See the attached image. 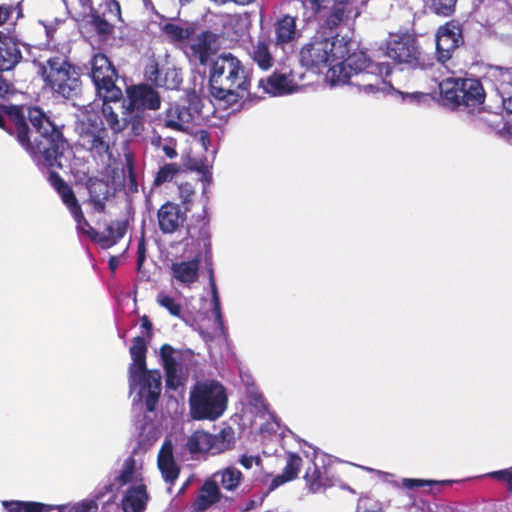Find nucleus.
Segmentation results:
<instances>
[{
  "mask_svg": "<svg viewBox=\"0 0 512 512\" xmlns=\"http://www.w3.org/2000/svg\"><path fill=\"white\" fill-rule=\"evenodd\" d=\"M23 17L20 3L0 4V27L4 25L15 26L18 19Z\"/></svg>",
  "mask_w": 512,
  "mask_h": 512,
  "instance_id": "obj_40",
  "label": "nucleus"
},
{
  "mask_svg": "<svg viewBox=\"0 0 512 512\" xmlns=\"http://www.w3.org/2000/svg\"><path fill=\"white\" fill-rule=\"evenodd\" d=\"M88 191V203L97 213L106 212V202L114 197V192L109 182L97 177H89L85 183Z\"/></svg>",
  "mask_w": 512,
  "mask_h": 512,
  "instance_id": "obj_21",
  "label": "nucleus"
},
{
  "mask_svg": "<svg viewBox=\"0 0 512 512\" xmlns=\"http://www.w3.org/2000/svg\"><path fill=\"white\" fill-rule=\"evenodd\" d=\"M47 181L57 192L62 203L72 215L76 222L77 230L95 242V238L98 237V231L86 219L72 187L56 171H51L48 174Z\"/></svg>",
  "mask_w": 512,
  "mask_h": 512,
  "instance_id": "obj_11",
  "label": "nucleus"
},
{
  "mask_svg": "<svg viewBox=\"0 0 512 512\" xmlns=\"http://www.w3.org/2000/svg\"><path fill=\"white\" fill-rule=\"evenodd\" d=\"M212 434L197 430L191 434L187 441V448L191 453H211L213 454Z\"/></svg>",
  "mask_w": 512,
  "mask_h": 512,
  "instance_id": "obj_35",
  "label": "nucleus"
},
{
  "mask_svg": "<svg viewBox=\"0 0 512 512\" xmlns=\"http://www.w3.org/2000/svg\"><path fill=\"white\" fill-rule=\"evenodd\" d=\"M148 495L146 486L141 484L127 490L122 499V509L125 512H142L145 509Z\"/></svg>",
  "mask_w": 512,
  "mask_h": 512,
  "instance_id": "obj_32",
  "label": "nucleus"
},
{
  "mask_svg": "<svg viewBox=\"0 0 512 512\" xmlns=\"http://www.w3.org/2000/svg\"><path fill=\"white\" fill-rule=\"evenodd\" d=\"M126 158V169H127V177H128V184L129 189L132 192H137L138 190V183H137V177L134 171V162H133V156L131 154L125 155Z\"/></svg>",
  "mask_w": 512,
  "mask_h": 512,
  "instance_id": "obj_50",
  "label": "nucleus"
},
{
  "mask_svg": "<svg viewBox=\"0 0 512 512\" xmlns=\"http://www.w3.org/2000/svg\"><path fill=\"white\" fill-rule=\"evenodd\" d=\"M128 229V220H115L112 221L105 231L98 232V237L95 238V242L100 244L101 248L108 249L116 245L126 234Z\"/></svg>",
  "mask_w": 512,
  "mask_h": 512,
  "instance_id": "obj_29",
  "label": "nucleus"
},
{
  "mask_svg": "<svg viewBox=\"0 0 512 512\" xmlns=\"http://www.w3.org/2000/svg\"><path fill=\"white\" fill-rule=\"evenodd\" d=\"M274 43L276 46L285 48L300 37L297 29V16L282 14L273 23Z\"/></svg>",
  "mask_w": 512,
  "mask_h": 512,
  "instance_id": "obj_22",
  "label": "nucleus"
},
{
  "mask_svg": "<svg viewBox=\"0 0 512 512\" xmlns=\"http://www.w3.org/2000/svg\"><path fill=\"white\" fill-rule=\"evenodd\" d=\"M195 195L196 191L191 183L183 182L178 185V197L185 211H191Z\"/></svg>",
  "mask_w": 512,
  "mask_h": 512,
  "instance_id": "obj_43",
  "label": "nucleus"
},
{
  "mask_svg": "<svg viewBox=\"0 0 512 512\" xmlns=\"http://www.w3.org/2000/svg\"><path fill=\"white\" fill-rule=\"evenodd\" d=\"M43 81L52 93L66 100L78 97L82 91L79 68L62 56H53L39 65Z\"/></svg>",
  "mask_w": 512,
  "mask_h": 512,
  "instance_id": "obj_5",
  "label": "nucleus"
},
{
  "mask_svg": "<svg viewBox=\"0 0 512 512\" xmlns=\"http://www.w3.org/2000/svg\"><path fill=\"white\" fill-rule=\"evenodd\" d=\"M90 65L91 79L99 97L105 100L121 101L123 93L116 85L118 72L107 55L102 52L95 53L90 59Z\"/></svg>",
  "mask_w": 512,
  "mask_h": 512,
  "instance_id": "obj_10",
  "label": "nucleus"
},
{
  "mask_svg": "<svg viewBox=\"0 0 512 512\" xmlns=\"http://www.w3.org/2000/svg\"><path fill=\"white\" fill-rule=\"evenodd\" d=\"M182 172V166L177 163H166L159 168L155 178L154 185L160 186L166 182H170L173 178Z\"/></svg>",
  "mask_w": 512,
  "mask_h": 512,
  "instance_id": "obj_41",
  "label": "nucleus"
},
{
  "mask_svg": "<svg viewBox=\"0 0 512 512\" xmlns=\"http://www.w3.org/2000/svg\"><path fill=\"white\" fill-rule=\"evenodd\" d=\"M129 352L132 358V363L128 368L130 389L134 390L139 387L140 394L146 392V410L153 412L161 394V374L158 370H147V342L144 337H134Z\"/></svg>",
  "mask_w": 512,
  "mask_h": 512,
  "instance_id": "obj_4",
  "label": "nucleus"
},
{
  "mask_svg": "<svg viewBox=\"0 0 512 512\" xmlns=\"http://www.w3.org/2000/svg\"><path fill=\"white\" fill-rule=\"evenodd\" d=\"M385 53L395 63L410 69L425 70L433 65L432 58L421 50L417 39L409 33L391 35Z\"/></svg>",
  "mask_w": 512,
  "mask_h": 512,
  "instance_id": "obj_9",
  "label": "nucleus"
},
{
  "mask_svg": "<svg viewBox=\"0 0 512 512\" xmlns=\"http://www.w3.org/2000/svg\"><path fill=\"white\" fill-rule=\"evenodd\" d=\"M103 100L102 105V114L104 119L106 120L109 128L114 133H120L127 127L126 119H120L118 114L113 110V107L110 105V102H115L114 100Z\"/></svg>",
  "mask_w": 512,
  "mask_h": 512,
  "instance_id": "obj_38",
  "label": "nucleus"
},
{
  "mask_svg": "<svg viewBox=\"0 0 512 512\" xmlns=\"http://www.w3.org/2000/svg\"><path fill=\"white\" fill-rule=\"evenodd\" d=\"M187 211L172 201H166L157 212L160 231L163 234H173L178 231L187 220Z\"/></svg>",
  "mask_w": 512,
  "mask_h": 512,
  "instance_id": "obj_20",
  "label": "nucleus"
},
{
  "mask_svg": "<svg viewBox=\"0 0 512 512\" xmlns=\"http://www.w3.org/2000/svg\"><path fill=\"white\" fill-rule=\"evenodd\" d=\"M324 30L332 32L348 13V0H305Z\"/></svg>",
  "mask_w": 512,
  "mask_h": 512,
  "instance_id": "obj_16",
  "label": "nucleus"
},
{
  "mask_svg": "<svg viewBox=\"0 0 512 512\" xmlns=\"http://www.w3.org/2000/svg\"><path fill=\"white\" fill-rule=\"evenodd\" d=\"M189 404L194 419L216 420L226 410V390L216 380L197 383L190 393Z\"/></svg>",
  "mask_w": 512,
  "mask_h": 512,
  "instance_id": "obj_7",
  "label": "nucleus"
},
{
  "mask_svg": "<svg viewBox=\"0 0 512 512\" xmlns=\"http://www.w3.org/2000/svg\"><path fill=\"white\" fill-rule=\"evenodd\" d=\"M348 45L349 43L343 39L313 37L300 49L299 59L303 66L311 69L332 66L334 62L346 56L349 51Z\"/></svg>",
  "mask_w": 512,
  "mask_h": 512,
  "instance_id": "obj_8",
  "label": "nucleus"
},
{
  "mask_svg": "<svg viewBox=\"0 0 512 512\" xmlns=\"http://www.w3.org/2000/svg\"><path fill=\"white\" fill-rule=\"evenodd\" d=\"M163 31L173 41H183L189 36L187 30L174 23H166L163 26Z\"/></svg>",
  "mask_w": 512,
  "mask_h": 512,
  "instance_id": "obj_49",
  "label": "nucleus"
},
{
  "mask_svg": "<svg viewBox=\"0 0 512 512\" xmlns=\"http://www.w3.org/2000/svg\"><path fill=\"white\" fill-rule=\"evenodd\" d=\"M217 36L212 31L206 30L197 35L192 44V50L198 56L201 64H205L212 53V45L216 42Z\"/></svg>",
  "mask_w": 512,
  "mask_h": 512,
  "instance_id": "obj_34",
  "label": "nucleus"
},
{
  "mask_svg": "<svg viewBox=\"0 0 512 512\" xmlns=\"http://www.w3.org/2000/svg\"><path fill=\"white\" fill-rule=\"evenodd\" d=\"M120 264L119 256H111L108 261V267L111 272H115Z\"/></svg>",
  "mask_w": 512,
  "mask_h": 512,
  "instance_id": "obj_61",
  "label": "nucleus"
},
{
  "mask_svg": "<svg viewBox=\"0 0 512 512\" xmlns=\"http://www.w3.org/2000/svg\"><path fill=\"white\" fill-rule=\"evenodd\" d=\"M157 466L165 482L174 484L180 474V467L174 459L170 441L163 443L157 458Z\"/></svg>",
  "mask_w": 512,
  "mask_h": 512,
  "instance_id": "obj_25",
  "label": "nucleus"
},
{
  "mask_svg": "<svg viewBox=\"0 0 512 512\" xmlns=\"http://www.w3.org/2000/svg\"><path fill=\"white\" fill-rule=\"evenodd\" d=\"M162 151L168 158H176L178 155L176 150V141L170 139L169 142L162 145Z\"/></svg>",
  "mask_w": 512,
  "mask_h": 512,
  "instance_id": "obj_55",
  "label": "nucleus"
},
{
  "mask_svg": "<svg viewBox=\"0 0 512 512\" xmlns=\"http://www.w3.org/2000/svg\"><path fill=\"white\" fill-rule=\"evenodd\" d=\"M182 166V172L184 171H196L200 172L205 168V164L202 160H198L195 158H192L190 155H187L183 158L182 164H179Z\"/></svg>",
  "mask_w": 512,
  "mask_h": 512,
  "instance_id": "obj_51",
  "label": "nucleus"
},
{
  "mask_svg": "<svg viewBox=\"0 0 512 512\" xmlns=\"http://www.w3.org/2000/svg\"><path fill=\"white\" fill-rule=\"evenodd\" d=\"M87 17V22L94 32L104 38L114 33L116 22H123L118 0H104L96 7H91Z\"/></svg>",
  "mask_w": 512,
  "mask_h": 512,
  "instance_id": "obj_14",
  "label": "nucleus"
},
{
  "mask_svg": "<svg viewBox=\"0 0 512 512\" xmlns=\"http://www.w3.org/2000/svg\"><path fill=\"white\" fill-rule=\"evenodd\" d=\"M359 83H369V78H362V77H357V78H354V80L350 79L349 82L347 84H350V85H353V86H356L359 88L360 91H363L365 93H376L380 90V85H377V88L373 91H368L365 89V87Z\"/></svg>",
  "mask_w": 512,
  "mask_h": 512,
  "instance_id": "obj_56",
  "label": "nucleus"
},
{
  "mask_svg": "<svg viewBox=\"0 0 512 512\" xmlns=\"http://www.w3.org/2000/svg\"><path fill=\"white\" fill-rule=\"evenodd\" d=\"M65 125L53 121L39 107H13L8 111L6 132L14 136L39 168L63 169L62 160L70 150Z\"/></svg>",
  "mask_w": 512,
  "mask_h": 512,
  "instance_id": "obj_1",
  "label": "nucleus"
},
{
  "mask_svg": "<svg viewBox=\"0 0 512 512\" xmlns=\"http://www.w3.org/2000/svg\"><path fill=\"white\" fill-rule=\"evenodd\" d=\"M157 302L160 306L168 310V312L175 317H180L182 312V307L179 303H177L174 298L165 294H159L157 297Z\"/></svg>",
  "mask_w": 512,
  "mask_h": 512,
  "instance_id": "obj_46",
  "label": "nucleus"
},
{
  "mask_svg": "<svg viewBox=\"0 0 512 512\" xmlns=\"http://www.w3.org/2000/svg\"><path fill=\"white\" fill-rule=\"evenodd\" d=\"M144 75L156 87L167 90H178L183 81L180 69L170 65L160 67L156 61H152L145 67Z\"/></svg>",
  "mask_w": 512,
  "mask_h": 512,
  "instance_id": "obj_19",
  "label": "nucleus"
},
{
  "mask_svg": "<svg viewBox=\"0 0 512 512\" xmlns=\"http://www.w3.org/2000/svg\"><path fill=\"white\" fill-rule=\"evenodd\" d=\"M302 463H303V460L299 454L289 452L287 454L286 465H285L282 473L275 476L272 479L269 489L274 490V489L278 488L279 486L296 479L300 472Z\"/></svg>",
  "mask_w": 512,
  "mask_h": 512,
  "instance_id": "obj_30",
  "label": "nucleus"
},
{
  "mask_svg": "<svg viewBox=\"0 0 512 512\" xmlns=\"http://www.w3.org/2000/svg\"><path fill=\"white\" fill-rule=\"evenodd\" d=\"M454 481L452 480H423V479H414V478H406L403 479V486L408 489H415L423 486H444V485H450Z\"/></svg>",
  "mask_w": 512,
  "mask_h": 512,
  "instance_id": "obj_45",
  "label": "nucleus"
},
{
  "mask_svg": "<svg viewBox=\"0 0 512 512\" xmlns=\"http://www.w3.org/2000/svg\"><path fill=\"white\" fill-rule=\"evenodd\" d=\"M82 146L94 157L102 158L104 155H111L108 131L98 117H89L80 134Z\"/></svg>",
  "mask_w": 512,
  "mask_h": 512,
  "instance_id": "obj_17",
  "label": "nucleus"
},
{
  "mask_svg": "<svg viewBox=\"0 0 512 512\" xmlns=\"http://www.w3.org/2000/svg\"><path fill=\"white\" fill-rule=\"evenodd\" d=\"M490 476L497 480H502V481L508 482L510 480V478L512 477V472H510L509 470H499V471L492 472L490 474Z\"/></svg>",
  "mask_w": 512,
  "mask_h": 512,
  "instance_id": "obj_58",
  "label": "nucleus"
},
{
  "mask_svg": "<svg viewBox=\"0 0 512 512\" xmlns=\"http://www.w3.org/2000/svg\"><path fill=\"white\" fill-rule=\"evenodd\" d=\"M209 86L215 99L229 104L263 97L250 91L251 75L243 63L231 53H222L213 60L209 72Z\"/></svg>",
  "mask_w": 512,
  "mask_h": 512,
  "instance_id": "obj_2",
  "label": "nucleus"
},
{
  "mask_svg": "<svg viewBox=\"0 0 512 512\" xmlns=\"http://www.w3.org/2000/svg\"><path fill=\"white\" fill-rule=\"evenodd\" d=\"M213 476L214 480L219 479V484L227 491H235L243 480L242 472L233 466L219 470Z\"/></svg>",
  "mask_w": 512,
  "mask_h": 512,
  "instance_id": "obj_36",
  "label": "nucleus"
},
{
  "mask_svg": "<svg viewBox=\"0 0 512 512\" xmlns=\"http://www.w3.org/2000/svg\"><path fill=\"white\" fill-rule=\"evenodd\" d=\"M201 174V181L203 182V185H204V189L206 188V186H209L210 183L212 182V174L211 172L207 169V167L205 166V168H203L202 171L199 172Z\"/></svg>",
  "mask_w": 512,
  "mask_h": 512,
  "instance_id": "obj_59",
  "label": "nucleus"
},
{
  "mask_svg": "<svg viewBox=\"0 0 512 512\" xmlns=\"http://www.w3.org/2000/svg\"><path fill=\"white\" fill-rule=\"evenodd\" d=\"M128 103L125 106L127 112L152 110L161 107V96L157 90L147 83L131 85L126 89Z\"/></svg>",
  "mask_w": 512,
  "mask_h": 512,
  "instance_id": "obj_18",
  "label": "nucleus"
},
{
  "mask_svg": "<svg viewBox=\"0 0 512 512\" xmlns=\"http://www.w3.org/2000/svg\"><path fill=\"white\" fill-rule=\"evenodd\" d=\"M175 350L169 344H163L160 348V357L162 360L163 367L173 366L177 364L176 359L173 357Z\"/></svg>",
  "mask_w": 512,
  "mask_h": 512,
  "instance_id": "obj_52",
  "label": "nucleus"
},
{
  "mask_svg": "<svg viewBox=\"0 0 512 512\" xmlns=\"http://www.w3.org/2000/svg\"><path fill=\"white\" fill-rule=\"evenodd\" d=\"M0 71V128L6 129L8 125V111L13 107H23L22 105H6L3 103L9 97L16 93L14 84L7 80Z\"/></svg>",
  "mask_w": 512,
  "mask_h": 512,
  "instance_id": "obj_33",
  "label": "nucleus"
},
{
  "mask_svg": "<svg viewBox=\"0 0 512 512\" xmlns=\"http://www.w3.org/2000/svg\"><path fill=\"white\" fill-rule=\"evenodd\" d=\"M166 375V387L177 390L183 383L178 373V364L163 367Z\"/></svg>",
  "mask_w": 512,
  "mask_h": 512,
  "instance_id": "obj_47",
  "label": "nucleus"
},
{
  "mask_svg": "<svg viewBox=\"0 0 512 512\" xmlns=\"http://www.w3.org/2000/svg\"><path fill=\"white\" fill-rule=\"evenodd\" d=\"M22 59L19 42L0 31V71L14 69Z\"/></svg>",
  "mask_w": 512,
  "mask_h": 512,
  "instance_id": "obj_23",
  "label": "nucleus"
},
{
  "mask_svg": "<svg viewBox=\"0 0 512 512\" xmlns=\"http://www.w3.org/2000/svg\"><path fill=\"white\" fill-rule=\"evenodd\" d=\"M247 54L254 64L262 71H268L274 66V56L270 51V43L265 39L251 42Z\"/></svg>",
  "mask_w": 512,
  "mask_h": 512,
  "instance_id": "obj_26",
  "label": "nucleus"
},
{
  "mask_svg": "<svg viewBox=\"0 0 512 512\" xmlns=\"http://www.w3.org/2000/svg\"><path fill=\"white\" fill-rule=\"evenodd\" d=\"M200 259L198 257L181 262H173L171 264L172 276L179 283L191 285L198 280Z\"/></svg>",
  "mask_w": 512,
  "mask_h": 512,
  "instance_id": "obj_28",
  "label": "nucleus"
},
{
  "mask_svg": "<svg viewBox=\"0 0 512 512\" xmlns=\"http://www.w3.org/2000/svg\"><path fill=\"white\" fill-rule=\"evenodd\" d=\"M503 106L507 113L512 114V96L503 100Z\"/></svg>",
  "mask_w": 512,
  "mask_h": 512,
  "instance_id": "obj_62",
  "label": "nucleus"
},
{
  "mask_svg": "<svg viewBox=\"0 0 512 512\" xmlns=\"http://www.w3.org/2000/svg\"><path fill=\"white\" fill-rule=\"evenodd\" d=\"M213 455L220 454L233 448L235 444V431L228 426L222 428L219 433L212 434Z\"/></svg>",
  "mask_w": 512,
  "mask_h": 512,
  "instance_id": "obj_37",
  "label": "nucleus"
},
{
  "mask_svg": "<svg viewBox=\"0 0 512 512\" xmlns=\"http://www.w3.org/2000/svg\"><path fill=\"white\" fill-rule=\"evenodd\" d=\"M239 463L245 468L250 469L253 466V463H255L257 466H260L262 464V460L259 456H247L242 455L239 459Z\"/></svg>",
  "mask_w": 512,
  "mask_h": 512,
  "instance_id": "obj_54",
  "label": "nucleus"
},
{
  "mask_svg": "<svg viewBox=\"0 0 512 512\" xmlns=\"http://www.w3.org/2000/svg\"><path fill=\"white\" fill-rule=\"evenodd\" d=\"M210 219L207 211L204 208L202 215H199L195 219V223H191L187 226L186 239H191L197 242L198 245H202L205 253L211 252V234H210Z\"/></svg>",
  "mask_w": 512,
  "mask_h": 512,
  "instance_id": "obj_24",
  "label": "nucleus"
},
{
  "mask_svg": "<svg viewBox=\"0 0 512 512\" xmlns=\"http://www.w3.org/2000/svg\"><path fill=\"white\" fill-rule=\"evenodd\" d=\"M196 137H197L198 141L201 143L204 150L207 151L210 146V143H211L210 142V133L208 131L202 129L196 133Z\"/></svg>",
  "mask_w": 512,
  "mask_h": 512,
  "instance_id": "obj_57",
  "label": "nucleus"
},
{
  "mask_svg": "<svg viewBox=\"0 0 512 512\" xmlns=\"http://www.w3.org/2000/svg\"><path fill=\"white\" fill-rule=\"evenodd\" d=\"M209 273H210L209 282H210V286H211V296H212L211 300H212V306H213V313L215 316L216 323L220 327H222L223 326V317H222V312H221V304H220V298H219L218 291H217V286H216L215 279H214L213 270L210 269Z\"/></svg>",
  "mask_w": 512,
  "mask_h": 512,
  "instance_id": "obj_44",
  "label": "nucleus"
},
{
  "mask_svg": "<svg viewBox=\"0 0 512 512\" xmlns=\"http://www.w3.org/2000/svg\"><path fill=\"white\" fill-rule=\"evenodd\" d=\"M507 485H508V491L512 494V477L510 478V480L507 482Z\"/></svg>",
  "mask_w": 512,
  "mask_h": 512,
  "instance_id": "obj_64",
  "label": "nucleus"
},
{
  "mask_svg": "<svg viewBox=\"0 0 512 512\" xmlns=\"http://www.w3.org/2000/svg\"><path fill=\"white\" fill-rule=\"evenodd\" d=\"M436 15L448 17L455 12L457 0H423Z\"/></svg>",
  "mask_w": 512,
  "mask_h": 512,
  "instance_id": "obj_42",
  "label": "nucleus"
},
{
  "mask_svg": "<svg viewBox=\"0 0 512 512\" xmlns=\"http://www.w3.org/2000/svg\"><path fill=\"white\" fill-rule=\"evenodd\" d=\"M141 327L148 332V337L150 338L152 336V322L149 320L148 316L144 315L141 318Z\"/></svg>",
  "mask_w": 512,
  "mask_h": 512,
  "instance_id": "obj_60",
  "label": "nucleus"
},
{
  "mask_svg": "<svg viewBox=\"0 0 512 512\" xmlns=\"http://www.w3.org/2000/svg\"><path fill=\"white\" fill-rule=\"evenodd\" d=\"M350 52V50L348 51ZM341 62L330 66L327 79L331 85L347 84L350 79L362 77L369 78V83H360L368 91H373L377 85L384 83V78L392 73L389 63L373 62L364 51L347 53Z\"/></svg>",
  "mask_w": 512,
  "mask_h": 512,
  "instance_id": "obj_3",
  "label": "nucleus"
},
{
  "mask_svg": "<svg viewBox=\"0 0 512 512\" xmlns=\"http://www.w3.org/2000/svg\"><path fill=\"white\" fill-rule=\"evenodd\" d=\"M2 505L7 512H52L54 509L62 512L66 508L65 505H50L35 501L18 500L3 501Z\"/></svg>",
  "mask_w": 512,
  "mask_h": 512,
  "instance_id": "obj_31",
  "label": "nucleus"
},
{
  "mask_svg": "<svg viewBox=\"0 0 512 512\" xmlns=\"http://www.w3.org/2000/svg\"><path fill=\"white\" fill-rule=\"evenodd\" d=\"M304 78V73H297L288 65L276 68L271 75L262 78L258 82V87L262 89L263 94L273 96L291 94L299 89Z\"/></svg>",
  "mask_w": 512,
  "mask_h": 512,
  "instance_id": "obj_13",
  "label": "nucleus"
},
{
  "mask_svg": "<svg viewBox=\"0 0 512 512\" xmlns=\"http://www.w3.org/2000/svg\"><path fill=\"white\" fill-rule=\"evenodd\" d=\"M441 101L452 109L463 108L473 112L485 101V90L476 78H447L439 83Z\"/></svg>",
  "mask_w": 512,
  "mask_h": 512,
  "instance_id": "obj_6",
  "label": "nucleus"
},
{
  "mask_svg": "<svg viewBox=\"0 0 512 512\" xmlns=\"http://www.w3.org/2000/svg\"><path fill=\"white\" fill-rule=\"evenodd\" d=\"M436 59L446 64L454 52L464 43L462 26L457 20H449L439 26L435 33Z\"/></svg>",
  "mask_w": 512,
  "mask_h": 512,
  "instance_id": "obj_15",
  "label": "nucleus"
},
{
  "mask_svg": "<svg viewBox=\"0 0 512 512\" xmlns=\"http://www.w3.org/2000/svg\"><path fill=\"white\" fill-rule=\"evenodd\" d=\"M304 479L309 490L313 493H317L327 487L326 478L315 463H312V465L306 469Z\"/></svg>",
  "mask_w": 512,
  "mask_h": 512,
  "instance_id": "obj_39",
  "label": "nucleus"
},
{
  "mask_svg": "<svg viewBox=\"0 0 512 512\" xmlns=\"http://www.w3.org/2000/svg\"><path fill=\"white\" fill-rule=\"evenodd\" d=\"M135 470V460L133 457H129L125 460L123 468L116 478V481L120 485H126L131 482Z\"/></svg>",
  "mask_w": 512,
  "mask_h": 512,
  "instance_id": "obj_48",
  "label": "nucleus"
},
{
  "mask_svg": "<svg viewBox=\"0 0 512 512\" xmlns=\"http://www.w3.org/2000/svg\"><path fill=\"white\" fill-rule=\"evenodd\" d=\"M221 492L217 480H206L201 486L196 499L193 502V510L195 512H203L213 504L219 502Z\"/></svg>",
  "mask_w": 512,
  "mask_h": 512,
  "instance_id": "obj_27",
  "label": "nucleus"
},
{
  "mask_svg": "<svg viewBox=\"0 0 512 512\" xmlns=\"http://www.w3.org/2000/svg\"><path fill=\"white\" fill-rule=\"evenodd\" d=\"M146 260V242L145 238L142 237L139 239L137 244V271L140 272L141 268Z\"/></svg>",
  "mask_w": 512,
  "mask_h": 512,
  "instance_id": "obj_53",
  "label": "nucleus"
},
{
  "mask_svg": "<svg viewBox=\"0 0 512 512\" xmlns=\"http://www.w3.org/2000/svg\"><path fill=\"white\" fill-rule=\"evenodd\" d=\"M202 100L196 94L187 96L184 104L174 103L165 112L164 125L180 132H188L199 122L201 117Z\"/></svg>",
  "mask_w": 512,
  "mask_h": 512,
  "instance_id": "obj_12",
  "label": "nucleus"
},
{
  "mask_svg": "<svg viewBox=\"0 0 512 512\" xmlns=\"http://www.w3.org/2000/svg\"><path fill=\"white\" fill-rule=\"evenodd\" d=\"M413 97L417 98V100L420 101L421 99L426 100L428 98H431V95L428 94V93H421V92H419V93H414Z\"/></svg>",
  "mask_w": 512,
  "mask_h": 512,
  "instance_id": "obj_63",
  "label": "nucleus"
}]
</instances>
